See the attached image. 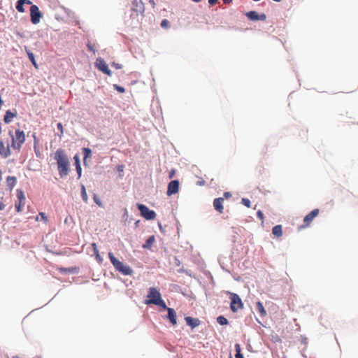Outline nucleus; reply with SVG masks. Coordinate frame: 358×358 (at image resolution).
<instances>
[{
  "label": "nucleus",
  "mask_w": 358,
  "mask_h": 358,
  "mask_svg": "<svg viewBox=\"0 0 358 358\" xmlns=\"http://www.w3.org/2000/svg\"><path fill=\"white\" fill-rule=\"evenodd\" d=\"M54 159L57 161L59 176L64 178L69 174L70 164L69 158L62 149H58L54 153Z\"/></svg>",
  "instance_id": "obj_1"
},
{
  "label": "nucleus",
  "mask_w": 358,
  "mask_h": 358,
  "mask_svg": "<svg viewBox=\"0 0 358 358\" xmlns=\"http://www.w3.org/2000/svg\"><path fill=\"white\" fill-rule=\"evenodd\" d=\"M146 304H154L162 308H167L165 302L162 299L160 292L155 287H150L147 295Z\"/></svg>",
  "instance_id": "obj_2"
},
{
  "label": "nucleus",
  "mask_w": 358,
  "mask_h": 358,
  "mask_svg": "<svg viewBox=\"0 0 358 358\" xmlns=\"http://www.w3.org/2000/svg\"><path fill=\"white\" fill-rule=\"evenodd\" d=\"M109 259L115 268L124 275H130L133 273L132 268L119 261L112 252L108 253Z\"/></svg>",
  "instance_id": "obj_3"
},
{
  "label": "nucleus",
  "mask_w": 358,
  "mask_h": 358,
  "mask_svg": "<svg viewBox=\"0 0 358 358\" xmlns=\"http://www.w3.org/2000/svg\"><path fill=\"white\" fill-rule=\"evenodd\" d=\"M9 135L11 136V147L17 150L20 151L22 144L25 141V134L23 131L17 129L15 131V135L13 134V131H9Z\"/></svg>",
  "instance_id": "obj_4"
},
{
  "label": "nucleus",
  "mask_w": 358,
  "mask_h": 358,
  "mask_svg": "<svg viewBox=\"0 0 358 358\" xmlns=\"http://www.w3.org/2000/svg\"><path fill=\"white\" fill-rule=\"evenodd\" d=\"M231 299L230 308L232 312L236 313L243 308V303L240 296L235 293H230Z\"/></svg>",
  "instance_id": "obj_5"
},
{
  "label": "nucleus",
  "mask_w": 358,
  "mask_h": 358,
  "mask_svg": "<svg viewBox=\"0 0 358 358\" xmlns=\"http://www.w3.org/2000/svg\"><path fill=\"white\" fill-rule=\"evenodd\" d=\"M137 207L141 212V215L146 220H154L156 217V213L154 210H150L146 206L137 203Z\"/></svg>",
  "instance_id": "obj_6"
},
{
  "label": "nucleus",
  "mask_w": 358,
  "mask_h": 358,
  "mask_svg": "<svg viewBox=\"0 0 358 358\" xmlns=\"http://www.w3.org/2000/svg\"><path fill=\"white\" fill-rule=\"evenodd\" d=\"M42 16V13L39 10L38 7L36 5H31L30 7V17L31 23L34 24H38Z\"/></svg>",
  "instance_id": "obj_7"
},
{
  "label": "nucleus",
  "mask_w": 358,
  "mask_h": 358,
  "mask_svg": "<svg viewBox=\"0 0 358 358\" xmlns=\"http://www.w3.org/2000/svg\"><path fill=\"white\" fill-rule=\"evenodd\" d=\"M17 201L15 203V207L17 212L20 213L25 203V196L24 192L21 189H17Z\"/></svg>",
  "instance_id": "obj_8"
},
{
  "label": "nucleus",
  "mask_w": 358,
  "mask_h": 358,
  "mask_svg": "<svg viewBox=\"0 0 358 358\" xmlns=\"http://www.w3.org/2000/svg\"><path fill=\"white\" fill-rule=\"evenodd\" d=\"M95 66L99 71H102L103 73L109 76L112 75L111 71L108 69L107 64L102 58L99 57L96 59Z\"/></svg>",
  "instance_id": "obj_9"
},
{
  "label": "nucleus",
  "mask_w": 358,
  "mask_h": 358,
  "mask_svg": "<svg viewBox=\"0 0 358 358\" xmlns=\"http://www.w3.org/2000/svg\"><path fill=\"white\" fill-rule=\"evenodd\" d=\"M320 213V210L318 208L313 210L310 213H309L308 215L305 216L303 218V223L304 224L301 226L299 229L306 227L310 225L311 222L313 220L315 217H316Z\"/></svg>",
  "instance_id": "obj_10"
},
{
  "label": "nucleus",
  "mask_w": 358,
  "mask_h": 358,
  "mask_svg": "<svg viewBox=\"0 0 358 358\" xmlns=\"http://www.w3.org/2000/svg\"><path fill=\"white\" fill-rule=\"evenodd\" d=\"M179 190V181L177 180L171 181L167 187L166 194L169 196L176 194Z\"/></svg>",
  "instance_id": "obj_11"
},
{
  "label": "nucleus",
  "mask_w": 358,
  "mask_h": 358,
  "mask_svg": "<svg viewBox=\"0 0 358 358\" xmlns=\"http://www.w3.org/2000/svg\"><path fill=\"white\" fill-rule=\"evenodd\" d=\"M245 15L250 20H262L264 21L266 19V15L264 13L259 15L256 11H249L245 13Z\"/></svg>",
  "instance_id": "obj_12"
},
{
  "label": "nucleus",
  "mask_w": 358,
  "mask_h": 358,
  "mask_svg": "<svg viewBox=\"0 0 358 358\" xmlns=\"http://www.w3.org/2000/svg\"><path fill=\"white\" fill-rule=\"evenodd\" d=\"M11 155L10 148L8 143L6 145L4 143L0 140V155L3 158H7Z\"/></svg>",
  "instance_id": "obj_13"
},
{
  "label": "nucleus",
  "mask_w": 358,
  "mask_h": 358,
  "mask_svg": "<svg viewBox=\"0 0 358 358\" xmlns=\"http://www.w3.org/2000/svg\"><path fill=\"white\" fill-rule=\"evenodd\" d=\"M223 203H224V199L222 197L215 199L213 201V207L220 213H223V210H224Z\"/></svg>",
  "instance_id": "obj_14"
},
{
  "label": "nucleus",
  "mask_w": 358,
  "mask_h": 358,
  "mask_svg": "<svg viewBox=\"0 0 358 358\" xmlns=\"http://www.w3.org/2000/svg\"><path fill=\"white\" fill-rule=\"evenodd\" d=\"M17 113L15 109L13 111L8 110L4 115L3 121L6 124H9L13 121V119L17 117Z\"/></svg>",
  "instance_id": "obj_15"
},
{
  "label": "nucleus",
  "mask_w": 358,
  "mask_h": 358,
  "mask_svg": "<svg viewBox=\"0 0 358 358\" xmlns=\"http://www.w3.org/2000/svg\"><path fill=\"white\" fill-rule=\"evenodd\" d=\"M187 324L192 329H194L198 327L201 322L198 318H193L192 317L187 316L185 318Z\"/></svg>",
  "instance_id": "obj_16"
},
{
  "label": "nucleus",
  "mask_w": 358,
  "mask_h": 358,
  "mask_svg": "<svg viewBox=\"0 0 358 358\" xmlns=\"http://www.w3.org/2000/svg\"><path fill=\"white\" fill-rule=\"evenodd\" d=\"M164 309L168 311V318L171 323L173 325H176L177 323L176 311L173 308L169 307H167V308Z\"/></svg>",
  "instance_id": "obj_17"
},
{
  "label": "nucleus",
  "mask_w": 358,
  "mask_h": 358,
  "mask_svg": "<svg viewBox=\"0 0 358 358\" xmlns=\"http://www.w3.org/2000/svg\"><path fill=\"white\" fill-rule=\"evenodd\" d=\"M272 234L276 237H280L282 235V227L280 224L276 225L272 229Z\"/></svg>",
  "instance_id": "obj_18"
},
{
  "label": "nucleus",
  "mask_w": 358,
  "mask_h": 358,
  "mask_svg": "<svg viewBox=\"0 0 358 358\" xmlns=\"http://www.w3.org/2000/svg\"><path fill=\"white\" fill-rule=\"evenodd\" d=\"M256 310L261 316H265L266 315V311L261 301L256 303Z\"/></svg>",
  "instance_id": "obj_19"
},
{
  "label": "nucleus",
  "mask_w": 358,
  "mask_h": 358,
  "mask_svg": "<svg viewBox=\"0 0 358 358\" xmlns=\"http://www.w3.org/2000/svg\"><path fill=\"white\" fill-rule=\"evenodd\" d=\"M16 178L14 176H8L6 178V185L10 189H12L16 184Z\"/></svg>",
  "instance_id": "obj_20"
},
{
  "label": "nucleus",
  "mask_w": 358,
  "mask_h": 358,
  "mask_svg": "<svg viewBox=\"0 0 358 358\" xmlns=\"http://www.w3.org/2000/svg\"><path fill=\"white\" fill-rule=\"evenodd\" d=\"M155 241V238L154 236H150L145 241V243L143 245V248L150 249L152 246L154 242Z\"/></svg>",
  "instance_id": "obj_21"
},
{
  "label": "nucleus",
  "mask_w": 358,
  "mask_h": 358,
  "mask_svg": "<svg viewBox=\"0 0 358 358\" xmlns=\"http://www.w3.org/2000/svg\"><path fill=\"white\" fill-rule=\"evenodd\" d=\"M26 52L27 53V55H28V57L29 59V60L31 62V63L33 64V65L34 66V67L36 69H38V64L35 60V57H34V55L30 52L29 50H27L26 49Z\"/></svg>",
  "instance_id": "obj_22"
},
{
  "label": "nucleus",
  "mask_w": 358,
  "mask_h": 358,
  "mask_svg": "<svg viewBox=\"0 0 358 358\" xmlns=\"http://www.w3.org/2000/svg\"><path fill=\"white\" fill-rule=\"evenodd\" d=\"M23 2H24V1H22V0H18L17 1L16 9L20 13H24L25 11V10L24 8V4H23Z\"/></svg>",
  "instance_id": "obj_23"
},
{
  "label": "nucleus",
  "mask_w": 358,
  "mask_h": 358,
  "mask_svg": "<svg viewBox=\"0 0 358 358\" xmlns=\"http://www.w3.org/2000/svg\"><path fill=\"white\" fill-rule=\"evenodd\" d=\"M59 271L62 273H74L77 271V268H73V267H71V268H59Z\"/></svg>",
  "instance_id": "obj_24"
},
{
  "label": "nucleus",
  "mask_w": 358,
  "mask_h": 358,
  "mask_svg": "<svg viewBox=\"0 0 358 358\" xmlns=\"http://www.w3.org/2000/svg\"><path fill=\"white\" fill-rule=\"evenodd\" d=\"M83 155H84V162L85 161V159L87 158L91 157V156H92V151L88 148H83Z\"/></svg>",
  "instance_id": "obj_25"
},
{
  "label": "nucleus",
  "mask_w": 358,
  "mask_h": 358,
  "mask_svg": "<svg viewBox=\"0 0 358 358\" xmlns=\"http://www.w3.org/2000/svg\"><path fill=\"white\" fill-rule=\"evenodd\" d=\"M81 196H82L83 200L85 203H87L88 197H87V192H86L85 187V186L83 185H81Z\"/></svg>",
  "instance_id": "obj_26"
},
{
  "label": "nucleus",
  "mask_w": 358,
  "mask_h": 358,
  "mask_svg": "<svg viewBox=\"0 0 358 358\" xmlns=\"http://www.w3.org/2000/svg\"><path fill=\"white\" fill-rule=\"evenodd\" d=\"M234 347H235V350H236V355H235L236 358H244L243 355L241 352V345H240V344L236 343Z\"/></svg>",
  "instance_id": "obj_27"
},
{
  "label": "nucleus",
  "mask_w": 358,
  "mask_h": 358,
  "mask_svg": "<svg viewBox=\"0 0 358 358\" xmlns=\"http://www.w3.org/2000/svg\"><path fill=\"white\" fill-rule=\"evenodd\" d=\"M217 321L220 325H226L228 324L227 319L222 315L217 317Z\"/></svg>",
  "instance_id": "obj_28"
},
{
  "label": "nucleus",
  "mask_w": 358,
  "mask_h": 358,
  "mask_svg": "<svg viewBox=\"0 0 358 358\" xmlns=\"http://www.w3.org/2000/svg\"><path fill=\"white\" fill-rule=\"evenodd\" d=\"M39 216H40V219L43 221H44L45 223H47L48 222V217L45 215V214L44 213H40L39 215L36 217V221H39Z\"/></svg>",
  "instance_id": "obj_29"
},
{
  "label": "nucleus",
  "mask_w": 358,
  "mask_h": 358,
  "mask_svg": "<svg viewBox=\"0 0 358 358\" xmlns=\"http://www.w3.org/2000/svg\"><path fill=\"white\" fill-rule=\"evenodd\" d=\"M75 158L76 159V171L78 172V176L80 177V176H81V171H82L81 166L80 165L79 160H78V157H76Z\"/></svg>",
  "instance_id": "obj_30"
},
{
  "label": "nucleus",
  "mask_w": 358,
  "mask_h": 358,
  "mask_svg": "<svg viewBox=\"0 0 358 358\" xmlns=\"http://www.w3.org/2000/svg\"><path fill=\"white\" fill-rule=\"evenodd\" d=\"M113 87L115 90H116L118 92L124 93L125 92V90L123 87L119 86L116 84L113 85Z\"/></svg>",
  "instance_id": "obj_31"
},
{
  "label": "nucleus",
  "mask_w": 358,
  "mask_h": 358,
  "mask_svg": "<svg viewBox=\"0 0 358 358\" xmlns=\"http://www.w3.org/2000/svg\"><path fill=\"white\" fill-rule=\"evenodd\" d=\"M241 203L248 208L250 207V201L247 198H243Z\"/></svg>",
  "instance_id": "obj_32"
},
{
  "label": "nucleus",
  "mask_w": 358,
  "mask_h": 358,
  "mask_svg": "<svg viewBox=\"0 0 358 358\" xmlns=\"http://www.w3.org/2000/svg\"><path fill=\"white\" fill-rule=\"evenodd\" d=\"M57 129L60 131V134H59V136H63V134H64V127H63V125L61 122H59L57 124Z\"/></svg>",
  "instance_id": "obj_33"
},
{
  "label": "nucleus",
  "mask_w": 358,
  "mask_h": 358,
  "mask_svg": "<svg viewBox=\"0 0 358 358\" xmlns=\"http://www.w3.org/2000/svg\"><path fill=\"white\" fill-rule=\"evenodd\" d=\"M94 254L96 257V260L99 262V263H101L102 262V258L101 257L99 253V250H96L95 251H94Z\"/></svg>",
  "instance_id": "obj_34"
},
{
  "label": "nucleus",
  "mask_w": 358,
  "mask_h": 358,
  "mask_svg": "<svg viewBox=\"0 0 358 358\" xmlns=\"http://www.w3.org/2000/svg\"><path fill=\"white\" fill-rule=\"evenodd\" d=\"M161 26L163 28H168L169 26V22L167 20L164 19L161 22Z\"/></svg>",
  "instance_id": "obj_35"
},
{
  "label": "nucleus",
  "mask_w": 358,
  "mask_h": 358,
  "mask_svg": "<svg viewBox=\"0 0 358 358\" xmlns=\"http://www.w3.org/2000/svg\"><path fill=\"white\" fill-rule=\"evenodd\" d=\"M94 201L99 206H102V203L101 200L98 198V196L96 194L94 195Z\"/></svg>",
  "instance_id": "obj_36"
},
{
  "label": "nucleus",
  "mask_w": 358,
  "mask_h": 358,
  "mask_svg": "<svg viewBox=\"0 0 358 358\" xmlns=\"http://www.w3.org/2000/svg\"><path fill=\"white\" fill-rule=\"evenodd\" d=\"M257 216L262 222H264V217L263 213L261 210L257 211Z\"/></svg>",
  "instance_id": "obj_37"
},
{
  "label": "nucleus",
  "mask_w": 358,
  "mask_h": 358,
  "mask_svg": "<svg viewBox=\"0 0 358 358\" xmlns=\"http://www.w3.org/2000/svg\"><path fill=\"white\" fill-rule=\"evenodd\" d=\"M87 48H88V50H90V51H92V52H95V50H94V48L93 45H92L91 43H88V44L87 45Z\"/></svg>",
  "instance_id": "obj_38"
},
{
  "label": "nucleus",
  "mask_w": 358,
  "mask_h": 358,
  "mask_svg": "<svg viewBox=\"0 0 358 358\" xmlns=\"http://www.w3.org/2000/svg\"><path fill=\"white\" fill-rule=\"evenodd\" d=\"M175 173H176L175 169H171L169 172V178H172L175 176Z\"/></svg>",
  "instance_id": "obj_39"
},
{
  "label": "nucleus",
  "mask_w": 358,
  "mask_h": 358,
  "mask_svg": "<svg viewBox=\"0 0 358 358\" xmlns=\"http://www.w3.org/2000/svg\"><path fill=\"white\" fill-rule=\"evenodd\" d=\"M218 0H208L210 5L213 6L217 3Z\"/></svg>",
  "instance_id": "obj_40"
},
{
  "label": "nucleus",
  "mask_w": 358,
  "mask_h": 358,
  "mask_svg": "<svg viewBox=\"0 0 358 358\" xmlns=\"http://www.w3.org/2000/svg\"><path fill=\"white\" fill-rule=\"evenodd\" d=\"M224 196L225 198H227H227H229V197L231 196V193H230V192H224Z\"/></svg>",
  "instance_id": "obj_41"
},
{
  "label": "nucleus",
  "mask_w": 358,
  "mask_h": 358,
  "mask_svg": "<svg viewBox=\"0 0 358 358\" xmlns=\"http://www.w3.org/2000/svg\"><path fill=\"white\" fill-rule=\"evenodd\" d=\"M92 247L93 248V251L98 250L96 244L95 243H92Z\"/></svg>",
  "instance_id": "obj_42"
},
{
  "label": "nucleus",
  "mask_w": 358,
  "mask_h": 358,
  "mask_svg": "<svg viewBox=\"0 0 358 358\" xmlns=\"http://www.w3.org/2000/svg\"><path fill=\"white\" fill-rule=\"evenodd\" d=\"M5 208V205L2 201H0V210H3Z\"/></svg>",
  "instance_id": "obj_43"
},
{
  "label": "nucleus",
  "mask_w": 358,
  "mask_h": 358,
  "mask_svg": "<svg viewBox=\"0 0 358 358\" xmlns=\"http://www.w3.org/2000/svg\"><path fill=\"white\" fill-rule=\"evenodd\" d=\"M224 3L225 4H229L232 2V0H222Z\"/></svg>",
  "instance_id": "obj_44"
},
{
  "label": "nucleus",
  "mask_w": 358,
  "mask_h": 358,
  "mask_svg": "<svg viewBox=\"0 0 358 358\" xmlns=\"http://www.w3.org/2000/svg\"><path fill=\"white\" fill-rule=\"evenodd\" d=\"M149 1H150V4L152 5V6L153 8H155V1H154V0H150Z\"/></svg>",
  "instance_id": "obj_45"
},
{
  "label": "nucleus",
  "mask_w": 358,
  "mask_h": 358,
  "mask_svg": "<svg viewBox=\"0 0 358 358\" xmlns=\"http://www.w3.org/2000/svg\"><path fill=\"white\" fill-rule=\"evenodd\" d=\"M138 2L142 3L141 0H134V3H136V6H138Z\"/></svg>",
  "instance_id": "obj_46"
},
{
  "label": "nucleus",
  "mask_w": 358,
  "mask_h": 358,
  "mask_svg": "<svg viewBox=\"0 0 358 358\" xmlns=\"http://www.w3.org/2000/svg\"><path fill=\"white\" fill-rule=\"evenodd\" d=\"M114 66H115L116 69H120L121 68L120 66L118 64H114Z\"/></svg>",
  "instance_id": "obj_47"
},
{
  "label": "nucleus",
  "mask_w": 358,
  "mask_h": 358,
  "mask_svg": "<svg viewBox=\"0 0 358 358\" xmlns=\"http://www.w3.org/2000/svg\"><path fill=\"white\" fill-rule=\"evenodd\" d=\"M11 358H20L19 356L16 355V356H13Z\"/></svg>",
  "instance_id": "obj_48"
},
{
  "label": "nucleus",
  "mask_w": 358,
  "mask_h": 358,
  "mask_svg": "<svg viewBox=\"0 0 358 358\" xmlns=\"http://www.w3.org/2000/svg\"><path fill=\"white\" fill-rule=\"evenodd\" d=\"M192 1L194 2H200L201 1V0H192Z\"/></svg>",
  "instance_id": "obj_49"
},
{
  "label": "nucleus",
  "mask_w": 358,
  "mask_h": 358,
  "mask_svg": "<svg viewBox=\"0 0 358 358\" xmlns=\"http://www.w3.org/2000/svg\"><path fill=\"white\" fill-rule=\"evenodd\" d=\"M35 358H40V357H35Z\"/></svg>",
  "instance_id": "obj_50"
}]
</instances>
